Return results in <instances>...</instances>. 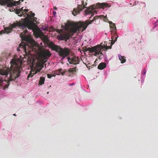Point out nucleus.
I'll return each mask as SVG.
<instances>
[{
  "label": "nucleus",
  "mask_w": 158,
  "mask_h": 158,
  "mask_svg": "<svg viewBox=\"0 0 158 158\" xmlns=\"http://www.w3.org/2000/svg\"><path fill=\"white\" fill-rule=\"evenodd\" d=\"M114 34V35L112 36V41H111V44H113L115 42L117 41V39L118 38V36L117 35V34L116 33V32H113Z\"/></svg>",
  "instance_id": "4468645a"
},
{
  "label": "nucleus",
  "mask_w": 158,
  "mask_h": 158,
  "mask_svg": "<svg viewBox=\"0 0 158 158\" xmlns=\"http://www.w3.org/2000/svg\"><path fill=\"white\" fill-rule=\"evenodd\" d=\"M107 4L105 3H102L100 4V7L101 8H103L104 6H107Z\"/></svg>",
  "instance_id": "a878e982"
},
{
  "label": "nucleus",
  "mask_w": 158,
  "mask_h": 158,
  "mask_svg": "<svg viewBox=\"0 0 158 158\" xmlns=\"http://www.w3.org/2000/svg\"><path fill=\"white\" fill-rule=\"evenodd\" d=\"M48 46L52 50L55 51L57 52H59L60 48H61V47H60L59 46L54 44L52 42L49 43Z\"/></svg>",
  "instance_id": "9d476101"
},
{
  "label": "nucleus",
  "mask_w": 158,
  "mask_h": 158,
  "mask_svg": "<svg viewBox=\"0 0 158 158\" xmlns=\"http://www.w3.org/2000/svg\"><path fill=\"white\" fill-rule=\"evenodd\" d=\"M103 48V46L97 45L96 46L91 48H87L86 50H88V51H89V52L90 53L95 52L94 54L95 56H97V55L99 54H100V56H102L103 54L101 51Z\"/></svg>",
  "instance_id": "20e7f679"
},
{
  "label": "nucleus",
  "mask_w": 158,
  "mask_h": 158,
  "mask_svg": "<svg viewBox=\"0 0 158 158\" xmlns=\"http://www.w3.org/2000/svg\"><path fill=\"white\" fill-rule=\"evenodd\" d=\"M98 60L97 59H96V60L94 62V65H96V64H97V61Z\"/></svg>",
  "instance_id": "c756f323"
},
{
  "label": "nucleus",
  "mask_w": 158,
  "mask_h": 158,
  "mask_svg": "<svg viewBox=\"0 0 158 158\" xmlns=\"http://www.w3.org/2000/svg\"><path fill=\"white\" fill-rule=\"evenodd\" d=\"M11 65L10 69L8 68L6 70H2L0 69V86L2 87L4 89L8 87V85H6L5 87L3 85V81H6L5 79H3L2 75L7 76L9 74H10V77L8 79V81L10 82L14 80L18 77L20 76L21 71L20 70L19 62L16 59H12L10 62Z\"/></svg>",
  "instance_id": "f03ea898"
},
{
  "label": "nucleus",
  "mask_w": 158,
  "mask_h": 158,
  "mask_svg": "<svg viewBox=\"0 0 158 158\" xmlns=\"http://www.w3.org/2000/svg\"><path fill=\"white\" fill-rule=\"evenodd\" d=\"M64 72H60V73L62 75H63L64 73Z\"/></svg>",
  "instance_id": "f704fd0d"
},
{
  "label": "nucleus",
  "mask_w": 158,
  "mask_h": 158,
  "mask_svg": "<svg viewBox=\"0 0 158 158\" xmlns=\"http://www.w3.org/2000/svg\"><path fill=\"white\" fill-rule=\"evenodd\" d=\"M119 59L121 61V63L123 64L125 63L126 61V60L124 56H122L121 55L119 54L118 56Z\"/></svg>",
  "instance_id": "f3484780"
},
{
  "label": "nucleus",
  "mask_w": 158,
  "mask_h": 158,
  "mask_svg": "<svg viewBox=\"0 0 158 158\" xmlns=\"http://www.w3.org/2000/svg\"><path fill=\"white\" fill-rule=\"evenodd\" d=\"M98 19V17L96 16L94 17V19L91 21L87 20L85 22H79L78 23L67 22L65 24V28L68 33L64 34H60L58 36V39L61 40H68L70 36L73 35L77 31L79 32L81 31H83L85 30L89 24H91L94 20Z\"/></svg>",
  "instance_id": "f257e3e1"
},
{
  "label": "nucleus",
  "mask_w": 158,
  "mask_h": 158,
  "mask_svg": "<svg viewBox=\"0 0 158 158\" xmlns=\"http://www.w3.org/2000/svg\"><path fill=\"white\" fill-rule=\"evenodd\" d=\"M13 31L12 28L10 27L5 28L4 29L5 33L8 34L11 32Z\"/></svg>",
  "instance_id": "6ab92c4d"
},
{
  "label": "nucleus",
  "mask_w": 158,
  "mask_h": 158,
  "mask_svg": "<svg viewBox=\"0 0 158 158\" xmlns=\"http://www.w3.org/2000/svg\"><path fill=\"white\" fill-rule=\"evenodd\" d=\"M95 8V6H91L88 8L87 10H86V12L88 14L92 13V16H93L94 14H93V13L94 11V9Z\"/></svg>",
  "instance_id": "f8f14e48"
},
{
  "label": "nucleus",
  "mask_w": 158,
  "mask_h": 158,
  "mask_svg": "<svg viewBox=\"0 0 158 158\" xmlns=\"http://www.w3.org/2000/svg\"><path fill=\"white\" fill-rule=\"evenodd\" d=\"M22 11V10L20 9H17L16 10V14L19 15V14L21 13V12Z\"/></svg>",
  "instance_id": "bb28decb"
},
{
  "label": "nucleus",
  "mask_w": 158,
  "mask_h": 158,
  "mask_svg": "<svg viewBox=\"0 0 158 158\" xmlns=\"http://www.w3.org/2000/svg\"><path fill=\"white\" fill-rule=\"evenodd\" d=\"M35 24L33 22L28 19H21L20 21L14 23L11 25V27L13 29L16 27L21 28L23 29L27 27L29 29L34 30Z\"/></svg>",
  "instance_id": "7ed1b4c3"
},
{
  "label": "nucleus",
  "mask_w": 158,
  "mask_h": 158,
  "mask_svg": "<svg viewBox=\"0 0 158 158\" xmlns=\"http://www.w3.org/2000/svg\"><path fill=\"white\" fill-rule=\"evenodd\" d=\"M35 70H33V69H31L30 73L29 74L27 78V79L29 80V78L30 77H32L34 75V74H35Z\"/></svg>",
  "instance_id": "a211bd4d"
},
{
  "label": "nucleus",
  "mask_w": 158,
  "mask_h": 158,
  "mask_svg": "<svg viewBox=\"0 0 158 158\" xmlns=\"http://www.w3.org/2000/svg\"><path fill=\"white\" fill-rule=\"evenodd\" d=\"M42 56L44 59L47 60L51 55V54L48 50L45 49L41 53Z\"/></svg>",
  "instance_id": "9b49d317"
},
{
  "label": "nucleus",
  "mask_w": 158,
  "mask_h": 158,
  "mask_svg": "<svg viewBox=\"0 0 158 158\" xmlns=\"http://www.w3.org/2000/svg\"><path fill=\"white\" fill-rule=\"evenodd\" d=\"M36 19H37L36 18H34V19H33V20L34 21H36Z\"/></svg>",
  "instance_id": "c9c22d12"
},
{
  "label": "nucleus",
  "mask_w": 158,
  "mask_h": 158,
  "mask_svg": "<svg viewBox=\"0 0 158 158\" xmlns=\"http://www.w3.org/2000/svg\"><path fill=\"white\" fill-rule=\"evenodd\" d=\"M35 14L34 13H31V15L28 14L27 16L30 19H31V18L34 17Z\"/></svg>",
  "instance_id": "b1692460"
},
{
  "label": "nucleus",
  "mask_w": 158,
  "mask_h": 158,
  "mask_svg": "<svg viewBox=\"0 0 158 158\" xmlns=\"http://www.w3.org/2000/svg\"><path fill=\"white\" fill-rule=\"evenodd\" d=\"M13 115L14 116H16V114H13Z\"/></svg>",
  "instance_id": "58836bf2"
},
{
  "label": "nucleus",
  "mask_w": 158,
  "mask_h": 158,
  "mask_svg": "<svg viewBox=\"0 0 158 158\" xmlns=\"http://www.w3.org/2000/svg\"><path fill=\"white\" fill-rule=\"evenodd\" d=\"M54 9H55V10H56V9H57V8H56V7H54Z\"/></svg>",
  "instance_id": "4c0bfd02"
},
{
  "label": "nucleus",
  "mask_w": 158,
  "mask_h": 158,
  "mask_svg": "<svg viewBox=\"0 0 158 158\" xmlns=\"http://www.w3.org/2000/svg\"><path fill=\"white\" fill-rule=\"evenodd\" d=\"M40 67L41 68L40 69H37L36 70H34L35 72V73L36 74L38 72H40V71H41V70L43 68V65H39V66L38 67Z\"/></svg>",
  "instance_id": "aec40b11"
},
{
  "label": "nucleus",
  "mask_w": 158,
  "mask_h": 158,
  "mask_svg": "<svg viewBox=\"0 0 158 158\" xmlns=\"http://www.w3.org/2000/svg\"><path fill=\"white\" fill-rule=\"evenodd\" d=\"M106 63L102 62L99 64L98 67V68L100 70H102L105 68L106 67Z\"/></svg>",
  "instance_id": "dca6fc26"
},
{
  "label": "nucleus",
  "mask_w": 158,
  "mask_h": 158,
  "mask_svg": "<svg viewBox=\"0 0 158 158\" xmlns=\"http://www.w3.org/2000/svg\"><path fill=\"white\" fill-rule=\"evenodd\" d=\"M24 11H25V13L27 12V11H28V10L27 9H25L24 10H23Z\"/></svg>",
  "instance_id": "2f4dec72"
},
{
  "label": "nucleus",
  "mask_w": 158,
  "mask_h": 158,
  "mask_svg": "<svg viewBox=\"0 0 158 158\" xmlns=\"http://www.w3.org/2000/svg\"><path fill=\"white\" fill-rule=\"evenodd\" d=\"M62 31V30H57V32L59 33H61Z\"/></svg>",
  "instance_id": "c85d7f7f"
},
{
  "label": "nucleus",
  "mask_w": 158,
  "mask_h": 158,
  "mask_svg": "<svg viewBox=\"0 0 158 158\" xmlns=\"http://www.w3.org/2000/svg\"><path fill=\"white\" fill-rule=\"evenodd\" d=\"M23 0H19L18 1L12 2L10 0H0V5L2 6H5L7 5L8 7H12L20 3V2H23Z\"/></svg>",
  "instance_id": "39448f33"
},
{
  "label": "nucleus",
  "mask_w": 158,
  "mask_h": 158,
  "mask_svg": "<svg viewBox=\"0 0 158 158\" xmlns=\"http://www.w3.org/2000/svg\"><path fill=\"white\" fill-rule=\"evenodd\" d=\"M59 55L62 57V59L69 55L70 53L69 50L67 48H65L64 49L61 48L59 52Z\"/></svg>",
  "instance_id": "0eeeda50"
},
{
  "label": "nucleus",
  "mask_w": 158,
  "mask_h": 158,
  "mask_svg": "<svg viewBox=\"0 0 158 158\" xmlns=\"http://www.w3.org/2000/svg\"><path fill=\"white\" fill-rule=\"evenodd\" d=\"M110 29L112 30L111 31H113V32H116V28L115 25L114 23L112 22L110 23Z\"/></svg>",
  "instance_id": "2eb2a0df"
},
{
  "label": "nucleus",
  "mask_w": 158,
  "mask_h": 158,
  "mask_svg": "<svg viewBox=\"0 0 158 158\" xmlns=\"http://www.w3.org/2000/svg\"><path fill=\"white\" fill-rule=\"evenodd\" d=\"M17 50L18 51H19L20 50V49H19V48H17Z\"/></svg>",
  "instance_id": "e433bc0d"
},
{
  "label": "nucleus",
  "mask_w": 158,
  "mask_h": 158,
  "mask_svg": "<svg viewBox=\"0 0 158 158\" xmlns=\"http://www.w3.org/2000/svg\"><path fill=\"white\" fill-rule=\"evenodd\" d=\"M45 78L44 77H41L39 81V85H42L44 83Z\"/></svg>",
  "instance_id": "412c9836"
},
{
  "label": "nucleus",
  "mask_w": 158,
  "mask_h": 158,
  "mask_svg": "<svg viewBox=\"0 0 158 158\" xmlns=\"http://www.w3.org/2000/svg\"><path fill=\"white\" fill-rule=\"evenodd\" d=\"M48 77L49 78H51L52 77V76L51 74H48L47 75Z\"/></svg>",
  "instance_id": "cd10ccee"
},
{
  "label": "nucleus",
  "mask_w": 158,
  "mask_h": 158,
  "mask_svg": "<svg viewBox=\"0 0 158 158\" xmlns=\"http://www.w3.org/2000/svg\"><path fill=\"white\" fill-rule=\"evenodd\" d=\"M52 76V77H55L56 76V74L55 73L54 74H51Z\"/></svg>",
  "instance_id": "473e14b6"
},
{
  "label": "nucleus",
  "mask_w": 158,
  "mask_h": 158,
  "mask_svg": "<svg viewBox=\"0 0 158 158\" xmlns=\"http://www.w3.org/2000/svg\"><path fill=\"white\" fill-rule=\"evenodd\" d=\"M87 48H86L85 47L84 49V51H85V52H87L88 51V50H87Z\"/></svg>",
  "instance_id": "7c9ffc66"
},
{
  "label": "nucleus",
  "mask_w": 158,
  "mask_h": 158,
  "mask_svg": "<svg viewBox=\"0 0 158 158\" xmlns=\"http://www.w3.org/2000/svg\"><path fill=\"white\" fill-rule=\"evenodd\" d=\"M67 59L68 61L70 64H78L80 62L79 57L75 56H73L71 57H68Z\"/></svg>",
  "instance_id": "6e6552de"
},
{
  "label": "nucleus",
  "mask_w": 158,
  "mask_h": 158,
  "mask_svg": "<svg viewBox=\"0 0 158 158\" xmlns=\"http://www.w3.org/2000/svg\"><path fill=\"white\" fill-rule=\"evenodd\" d=\"M27 30H25L22 32L20 34V37L23 40L26 41L28 43L31 45V47H33L35 45V41L32 39L26 36V34L27 32Z\"/></svg>",
  "instance_id": "423d86ee"
},
{
  "label": "nucleus",
  "mask_w": 158,
  "mask_h": 158,
  "mask_svg": "<svg viewBox=\"0 0 158 158\" xmlns=\"http://www.w3.org/2000/svg\"><path fill=\"white\" fill-rule=\"evenodd\" d=\"M62 71V69H59L58 70H56L55 72V73L56 74L58 75H60V72H61Z\"/></svg>",
  "instance_id": "5701e85b"
},
{
  "label": "nucleus",
  "mask_w": 158,
  "mask_h": 158,
  "mask_svg": "<svg viewBox=\"0 0 158 158\" xmlns=\"http://www.w3.org/2000/svg\"><path fill=\"white\" fill-rule=\"evenodd\" d=\"M84 4V2L83 1L81 6L78 5V9L75 8L73 9V11L72 12V14L74 16H76L80 12V11H81L84 8L86 7Z\"/></svg>",
  "instance_id": "1a4fd4ad"
},
{
  "label": "nucleus",
  "mask_w": 158,
  "mask_h": 158,
  "mask_svg": "<svg viewBox=\"0 0 158 158\" xmlns=\"http://www.w3.org/2000/svg\"><path fill=\"white\" fill-rule=\"evenodd\" d=\"M109 48H109V46H106V49H109Z\"/></svg>",
  "instance_id": "72a5a7b5"
},
{
  "label": "nucleus",
  "mask_w": 158,
  "mask_h": 158,
  "mask_svg": "<svg viewBox=\"0 0 158 158\" xmlns=\"http://www.w3.org/2000/svg\"><path fill=\"white\" fill-rule=\"evenodd\" d=\"M23 7H22L21 9H20V10H22V11L21 12V14L20 15H19V16H21L23 15H24L26 13L25 11H24V10L23 9Z\"/></svg>",
  "instance_id": "393cba45"
},
{
  "label": "nucleus",
  "mask_w": 158,
  "mask_h": 158,
  "mask_svg": "<svg viewBox=\"0 0 158 158\" xmlns=\"http://www.w3.org/2000/svg\"><path fill=\"white\" fill-rule=\"evenodd\" d=\"M76 67L73 68H70L68 72L69 73H73L74 72H76Z\"/></svg>",
  "instance_id": "4be33fe9"
},
{
  "label": "nucleus",
  "mask_w": 158,
  "mask_h": 158,
  "mask_svg": "<svg viewBox=\"0 0 158 158\" xmlns=\"http://www.w3.org/2000/svg\"><path fill=\"white\" fill-rule=\"evenodd\" d=\"M98 59H101V58H100V56H99V57H98Z\"/></svg>",
  "instance_id": "ea45409f"
},
{
  "label": "nucleus",
  "mask_w": 158,
  "mask_h": 158,
  "mask_svg": "<svg viewBox=\"0 0 158 158\" xmlns=\"http://www.w3.org/2000/svg\"><path fill=\"white\" fill-rule=\"evenodd\" d=\"M53 13H54V14H55L56 13V12H54Z\"/></svg>",
  "instance_id": "79ce46f5"
},
{
  "label": "nucleus",
  "mask_w": 158,
  "mask_h": 158,
  "mask_svg": "<svg viewBox=\"0 0 158 158\" xmlns=\"http://www.w3.org/2000/svg\"><path fill=\"white\" fill-rule=\"evenodd\" d=\"M28 45V44H26L25 43L22 42L19 44V47L20 48H23L25 53H27V46L29 47V46Z\"/></svg>",
  "instance_id": "ddd939ff"
},
{
  "label": "nucleus",
  "mask_w": 158,
  "mask_h": 158,
  "mask_svg": "<svg viewBox=\"0 0 158 158\" xmlns=\"http://www.w3.org/2000/svg\"><path fill=\"white\" fill-rule=\"evenodd\" d=\"M73 85V83H72V84H70L71 85Z\"/></svg>",
  "instance_id": "a19ab883"
}]
</instances>
